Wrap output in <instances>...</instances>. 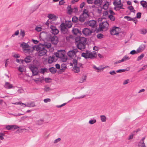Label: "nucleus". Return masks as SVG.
Returning a JSON list of instances; mask_svg holds the SVG:
<instances>
[{"label": "nucleus", "instance_id": "obj_1", "mask_svg": "<svg viewBox=\"0 0 147 147\" xmlns=\"http://www.w3.org/2000/svg\"><path fill=\"white\" fill-rule=\"evenodd\" d=\"M80 54L78 49H74L70 50L67 53L68 56L71 59H73V63L74 65L75 72L78 73L80 71V67L83 68V64L78 62V60L80 59L81 57L78 56V55Z\"/></svg>", "mask_w": 147, "mask_h": 147}, {"label": "nucleus", "instance_id": "obj_2", "mask_svg": "<svg viewBox=\"0 0 147 147\" xmlns=\"http://www.w3.org/2000/svg\"><path fill=\"white\" fill-rule=\"evenodd\" d=\"M76 42H78L77 47L79 49L82 51L85 49L87 41L86 39V38L83 37L76 38Z\"/></svg>", "mask_w": 147, "mask_h": 147}, {"label": "nucleus", "instance_id": "obj_3", "mask_svg": "<svg viewBox=\"0 0 147 147\" xmlns=\"http://www.w3.org/2000/svg\"><path fill=\"white\" fill-rule=\"evenodd\" d=\"M65 52L64 50H58L54 55L57 59L59 58L61 59L62 61L65 62L66 61L67 59V57L65 55Z\"/></svg>", "mask_w": 147, "mask_h": 147}, {"label": "nucleus", "instance_id": "obj_4", "mask_svg": "<svg viewBox=\"0 0 147 147\" xmlns=\"http://www.w3.org/2000/svg\"><path fill=\"white\" fill-rule=\"evenodd\" d=\"M96 29L97 28H95L94 30H90L88 28H84L82 30V33L86 36H90L92 33L95 32Z\"/></svg>", "mask_w": 147, "mask_h": 147}, {"label": "nucleus", "instance_id": "obj_5", "mask_svg": "<svg viewBox=\"0 0 147 147\" xmlns=\"http://www.w3.org/2000/svg\"><path fill=\"white\" fill-rule=\"evenodd\" d=\"M99 28L98 29L97 31H96L97 32L103 31L104 29L107 28L109 26V24L106 21L105 22H102L99 24Z\"/></svg>", "mask_w": 147, "mask_h": 147}, {"label": "nucleus", "instance_id": "obj_6", "mask_svg": "<svg viewBox=\"0 0 147 147\" xmlns=\"http://www.w3.org/2000/svg\"><path fill=\"white\" fill-rule=\"evenodd\" d=\"M38 49L39 50L38 55L40 56L45 55L47 52V50L45 49L44 46L38 47Z\"/></svg>", "mask_w": 147, "mask_h": 147}, {"label": "nucleus", "instance_id": "obj_7", "mask_svg": "<svg viewBox=\"0 0 147 147\" xmlns=\"http://www.w3.org/2000/svg\"><path fill=\"white\" fill-rule=\"evenodd\" d=\"M29 68L32 74H38L39 68L37 65L34 64H32L29 66Z\"/></svg>", "mask_w": 147, "mask_h": 147}, {"label": "nucleus", "instance_id": "obj_8", "mask_svg": "<svg viewBox=\"0 0 147 147\" xmlns=\"http://www.w3.org/2000/svg\"><path fill=\"white\" fill-rule=\"evenodd\" d=\"M120 28L115 26L113 27L110 31V33L111 35H118L120 32Z\"/></svg>", "mask_w": 147, "mask_h": 147}, {"label": "nucleus", "instance_id": "obj_9", "mask_svg": "<svg viewBox=\"0 0 147 147\" xmlns=\"http://www.w3.org/2000/svg\"><path fill=\"white\" fill-rule=\"evenodd\" d=\"M60 29L62 32L63 34L67 33L68 31L67 28L65 23H62L60 25Z\"/></svg>", "mask_w": 147, "mask_h": 147}, {"label": "nucleus", "instance_id": "obj_10", "mask_svg": "<svg viewBox=\"0 0 147 147\" xmlns=\"http://www.w3.org/2000/svg\"><path fill=\"white\" fill-rule=\"evenodd\" d=\"M50 28L51 29V32L53 35H55L59 33V30L55 26L51 25L50 26Z\"/></svg>", "mask_w": 147, "mask_h": 147}, {"label": "nucleus", "instance_id": "obj_11", "mask_svg": "<svg viewBox=\"0 0 147 147\" xmlns=\"http://www.w3.org/2000/svg\"><path fill=\"white\" fill-rule=\"evenodd\" d=\"M57 60V58L54 55H52V56H50L49 57L48 61L49 64H51L53 62L56 61Z\"/></svg>", "mask_w": 147, "mask_h": 147}, {"label": "nucleus", "instance_id": "obj_12", "mask_svg": "<svg viewBox=\"0 0 147 147\" xmlns=\"http://www.w3.org/2000/svg\"><path fill=\"white\" fill-rule=\"evenodd\" d=\"M38 74H32L31 76L32 78L36 82H37L38 81H41L43 80L44 78H40L38 77Z\"/></svg>", "mask_w": 147, "mask_h": 147}, {"label": "nucleus", "instance_id": "obj_13", "mask_svg": "<svg viewBox=\"0 0 147 147\" xmlns=\"http://www.w3.org/2000/svg\"><path fill=\"white\" fill-rule=\"evenodd\" d=\"M96 21L94 20H91L89 21L88 22V24L93 28L92 29H94L96 28Z\"/></svg>", "mask_w": 147, "mask_h": 147}, {"label": "nucleus", "instance_id": "obj_14", "mask_svg": "<svg viewBox=\"0 0 147 147\" xmlns=\"http://www.w3.org/2000/svg\"><path fill=\"white\" fill-rule=\"evenodd\" d=\"M88 58L93 59L96 58L97 56L96 53L95 51H92L91 53L90 51L88 52Z\"/></svg>", "mask_w": 147, "mask_h": 147}, {"label": "nucleus", "instance_id": "obj_15", "mask_svg": "<svg viewBox=\"0 0 147 147\" xmlns=\"http://www.w3.org/2000/svg\"><path fill=\"white\" fill-rule=\"evenodd\" d=\"M41 33L44 34L46 35V39L49 41H51L52 39L51 37H52L53 35V34H51L46 32H42Z\"/></svg>", "mask_w": 147, "mask_h": 147}, {"label": "nucleus", "instance_id": "obj_16", "mask_svg": "<svg viewBox=\"0 0 147 147\" xmlns=\"http://www.w3.org/2000/svg\"><path fill=\"white\" fill-rule=\"evenodd\" d=\"M51 39L50 41L51 43L55 45H56L58 42V37L55 35H53V37H51Z\"/></svg>", "mask_w": 147, "mask_h": 147}, {"label": "nucleus", "instance_id": "obj_17", "mask_svg": "<svg viewBox=\"0 0 147 147\" xmlns=\"http://www.w3.org/2000/svg\"><path fill=\"white\" fill-rule=\"evenodd\" d=\"M72 33L75 35H80L81 34V32L77 28H74L72 30Z\"/></svg>", "mask_w": 147, "mask_h": 147}, {"label": "nucleus", "instance_id": "obj_18", "mask_svg": "<svg viewBox=\"0 0 147 147\" xmlns=\"http://www.w3.org/2000/svg\"><path fill=\"white\" fill-rule=\"evenodd\" d=\"M19 127L16 125H8L6 126V128L8 130H10L12 129H15L18 128Z\"/></svg>", "mask_w": 147, "mask_h": 147}, {"label": "nucleus", "instance_id": "obj_19", "mask_svg": "<svg viewBox=\"0 0 147 147\" xmlns=\"http://www.w3.org/2000/svg\"><path fill=\"white\" fill-rule=\"evenodd\" d=\"M4 87L7 89H10L13 88V86L12 84L8 82H6L4 85Z\"/></svg>", "mask_w": 147, "mask_h": 147}, {"label": "nucleus", "instance_id": "obj_20", "mask_svg": "<svg viewBox=\"0 0 147 147\" xmlns=\"http://www.w3.org/2000/svg\"><path fill=\"white\" fill-rule=\"evenodd\" d=\"M85 18H88L89 17V15L88 13V10L86 9H84L82 13L81 14Z\"/></svg>", "mask_w": 147, "mask_h": 147}, {"label": "nucleus", "instance_id": "obj_21", "mask_svg": "<svg viewBox=\"0 0 147 147\" xmlns=\"http://www.w3.org/2000/svg\"><path fill=\"white\" fill-rule=\"evenodd\" d=\"M38 69L39 73H40L41 74H44L45 72H49L48 69L46 68H39Z\"/></svg>", "mask_w": 147, "mask_h": 147}, {"label": "nucleus", "instance_id": "obj_22", "mask_svg": "<svg viewBox=\"0 0 147 147\" xmlns=\"http://www.w3.org/2000/svg\"><path fill=\"white\" fill-rule=\"evenodd\" d=\"M67 68L66 65L65 64L63 63L61 65V69L59 70L60 72H64L66 69Z\"/></svg>", "mask_w": 147, "mask_h": 147}, {"label": "nucleus", "instance_id": "obj_23", "mask_svg": "<svg viewBox=\"0 0 147 147\" xmlns=\"http://www.w3.org/2000/svg\"><path fill=\"white\" fill-rule=\"evenodd\" d=\"M102 2V0H94V3L95 5L99 7L101 5Z\"/></svg>", "mask_w": 147, "mask_h": 147}, {"label": "nucleus", "instance_id": "obj_24", "mask_svg": "<svg viewBox=\"0 0 147 147\" xmlns=\"http://www.w3.org/2000/svg\"><path fill=\"white\" fill-rule=\"evenodd\" d=\"M32 57L30 56H26L24 59L25 62L27 63H28L31 62Z\"/></svg>", "mask_w": 147, "mask_h": 147}, {"label": "nucleus", "instance_id": "obj_25", "mask_svg": "<svg viewBox=\"0 0 147 147\" xmlns=\"http://www.w3.org/2000/svg\"><path fill=\"white\" fill-rule=\"evenodd\" d=\"M65 24L67 28H69L72 27V24L71 22L70 21L65 20Z\"/></svg>", "mask_w": 147, "mask_h": 147}, {"label": "nucleus", "instance_id": "obj_26", "mask_svg": "<svg viewBox=\"0 0 147 147\" xmlns=\"http://www.w3.org/2000/svg\"><path fill=\"white\" fill-rule=\"evenodd\" d=\"M89 52V51L87 50L86 51V53H82L81 54V56L84 57L85 59L88 58V52Z\"/></svg>", "mask_w": 147, "mask_h": 147}, {"label": "nucleus", "instance_id": "obj_27", "mask_svg": "<svg viewBox=\"0 0 147 147\" xmlns=\"http://www.w3.org/2000/svg\"><path fill=\"white\" fill-rule=\"evenodd\" d=\"M20 47L22 48L23 50L24 49L28 48L29 45L25 42H23L20 44Z\"/></svg>", "mask_w": 147, "mask_h": 147}, {"label": "nucleus", "instance_id": "obj_28", "mask_svg": "<svg viewBox=\"0 0 147 147\" xmlns=\"http://www.w3.org/2000/svg\"><path fill=\"white\" fill-rule=\"evenodd\" d=\"M144 138H143L140 142L139 145L140 147H146L144 141Z\"/></svg>", "mask_w": 147, "mask_h": 147}, {"label": "nucleus", "instance_id": "obj_29", "mask_svg": "<svg viewBox=\"0 0 147 147\" xmlns=\"http://www.w3.org/2000/svg\"><path fill=\"white\" fill-rule=\"evenodd\" d=\"M47 17L50 19L54 20L55 19L56 16L52 14H49L48 15Z\"/></svg>", "mask_w": 147, "mask_h": 147}, {"label": "nucleus", "instance_id": "obj_30", "mask_svg": "<svg viewBox=\"0 0 147 147\" xmlns=\"http://www.w3.org/2000/svg\"><path fill=\"white\" fill-rule=\"evenodd\" d=\"M42 46H44L45 49L46 48L49 49L51 47V44L50 42H48L46 44H44V45Z\"/></svg>", "mask_w": 147, "mask_h": 147}, {"label": "nucleus", "instance_id": "obj_31", "mask_svg": "<svg viewBox=\"0 0 147 147\" xmlns=\"http://www.w3.org/2000/svg\"><path fill=\"white\" fill-rule=\"evenodd\" d=\"M139 32L141 34L145 35L147 33V30L146 29H140Z\"/></svg>", "mask_w": 147, "mask_h": 147}, {"label": "nucleus", "instance_id": "obj_32", "mask_svg": "<svg viewBox=\"0 0 147 147\" xmlns=\"http://www.w3.org/2000/svg\"><path fill=\"white\" fill-rule=\"evenodd\" d=\"M140 3L144 7H147V3L146 1H140Z\"/></svg>", "mask_w": 147, "mask_h": 147}, {"label": "nucleus", "instance_id": "obj_33", "mask_svg": "<svg viewBox=\"0 0 147 147\" xmlns=\"http://www.w3.org/2000/svg\"><path fill=\"white\" fill-rule=\"evenodd\" d=\"M49 71L50 72L52 73H55L57 71L56 69L53 67H52L50 68H49Z\"/></svg>", "mask_w": 147, "mask_h": 147}, {"label": "nucleus", "instance_id": "obj_34", "mask_svg": "<svg viewBox=\"0 0 147 147\" xmlns=\"http://www.w3.org/2000/svg\"><path fill=\"white\" fill-rule=\"evenodd\" d=\"M86 18L84 17L82 14H81L79 17V21L81 22H84L85 21Z\"/></svg>", "mask_w": 147, "mask_h": 147}, {"label": "nucleus", "instance_id": "obj_35", "mask_svg": "<svg viewBox=\"0 0 147 147\" xmlns=\"http://www.w3.org/2000/svg\"><path fill=\"white\" fill-rule=\"evenodd\" d=\"M18 70L20 72H22L25 71V68L24 66H20L19 67Z\"/></svg>", "mask_w": 147, "mask_h": 147}, {"label": "nucleus", "instance_id": "obj_36", "mask_svg": "<svg viewBox=\"0 0 147 147\" xmlns=\"http://www.w3.org/2000/svg\"><path fill=\"white\" fill-rule=\"evenodd\" d=\"M35 106V103L33 102H31L30 103H28L26 105V106L28 107H33Z\"/></svg>", "mask_w": 147, "mask_h": 147}, {"label": "nucleus", "instance_id": "obj_37", "mask_svg": "<svg viewBox=\"0 0 147 147\" xmlns=\"http://www.w3.org/2000/svg\"><path fill=\"white\" fill-rule=\"evenodd\" d=\"M130 58L128 57L127 56V55H125L123 57V58L121 59V61L123 62L124 61H126L129 60L130 59Z\"/></svg>", "mask_w": 147, "mask_h": 147}, {"label": "nucleus", "instance_id": "obj_38", "mask_svg": "<svg viewBox=\"0 0 147 147\" xmlns=\"http://www.w3.org/2000/svg\"><path fill=\"white\" fill-rule=\"evenodd\" d=\"M78 19L76 16H74L72 18V21L73 22L77 23L78 22Z\"/></svg>", "mask_w": 147, "mask_h": 147}, {"label": "nucleus", "instance_id": "obj_39", "mask_svg": "<svg viewBox=\"0 0 147 147\" xmlns=\"http://www.w3.org/2000/svg\"><path fill=\"white\" fill-rule=\"evenodd\" d=\"M108 18L112 21H113L115 20V17L112 15H110L108 16Z\"/></svg>", "mask_w": 147, "mask_h": 147}, {"label": "nucleus", "instance_id": "obj_40", "mask_svg": "<svg viewBox=\"0 0 147 147\" xmlns=\"http://www.w3.org/2000/svg\"><path fill=\"white\" fill-rule=\"evenodd\" d=\"M45 82L47 83H50L52 81V79L49 78H47L45 79Z\"/></svg>", "mask_w": 147, "mask_h": 147}, {"label": "nucleus", "instance_id": "obj_41", "mask_svg": "<svg viewBox=\"0 0 147 147\" xmlns=\"http://www.w3.org/2000/svg\"><path fill=\"white\" fill-rule=\"evenodd\" d=\"M121 0H120L119 1V2L116 1H114L113 2V4L115 6H117L118 5H120L121 4Z\"/></svg>", "mask_w": 147, "mask_h": 147}, {"label": "nucleus", "instance_id": "obj_42", "mask_svg": "<svg viewBox=\"0 0 147 147\" xmlns=\"http://www.w3.org/2000/svg\"><path fill=\"white\" fill-rule=\"evenodd\" d=\"M127 9H129L131 12L134 13L135 11L134 9V7L132 6L128 7Z\"/></svg>", "mask_w": 147, "mask_h": 147}, {"label": "nucleus", "instance_id": "obj_43", "mask_svg": "<svg viewBox=\"0 0 147 147\" xmlns=\"http://www.w3.org/2000/svg\"><path fill=\"white\" fill-rule=\"evenodd\" d=\"M145 47V45L142 44L140 45L139 48L141 49V50L142 51L144 49Z\"/></svg>", "mask_w": 147, "mask_h": 147}, {"label": "nucleus", "instance_id": "obj_44", "mask_svg": "<svg viewBox=\"0 0 147 147\" xmlns=\"http://www.w3.org/2000/svg\"><path fill=\"white\" fill-rule=\"evenodd\" d=\"M120 5H118L117 6V9L116 10H117V11H119L121 9H123L124 8L123 7V4H121Z\"/></svg>", "mask_w": 147, "mask_h": 147}, {"label": "nucleus", "instance_id": "obj_45", "mask_svg": "<svg viewBox=\"0 0 147 147\" xmlns=\"http://www.w3.org/2000/svg\"><path fill=\"white\" fill-rule=\"evenodd\" d=\"M26 53L30 54V50L28 48H26L23 50Z\"/></svg>", "mask_w": 147, "mask_h": 147}, {"label": "nucleus", "instance_id": "obj_46", "mask_svg": "<svg viewBox=\"0 0 147 147\" xmlns=\"http://www.w3.org/2000/svg\"><path fill=\"white\" fill-rule=\"evenodd\" d=\"M144 56V54L143 53L142 54L138 56L137 59V61H139Z\"/></svg>", "mask_w": 147, "mask_h": 147}, {"label": "nucleus", "instance_id": "obj_47", "mask_svg": "<svg viewBox=\"0 0 147 147\" xmlns=\"http://www.w3.org/2000/svg\"><path fill=\"white\" fill-rule=\"evenodd\" d=\"M125 18H126L127 20L129 21H132V20H133V19L132 18H131V17L126 16L124 17Z\"/></svg>", "mask_w": 147, "mask_h": 147}, {"label": "nucleus", "instance_id": "obj_48", "mask_svg": "<svg viewBox=\"0 0 147 147\" xmlns=\"http://www.w3.org/2000/svg\"><path fill=\"white\" fill-rule=\"evenodd\" d=\"M103 35L102 34L100 33L97 34V37L98 38L100 39L103 38Z\"/></svg>", "mask_w": 147, "mask_h": 147}, {"label": "nucleus", "instance_id": "obj_49", "mask_svg": "<svg viewBox=\"0 0 147 147\" xmlns=\"http://www.w3.org/2000/svg\"><path fill=\"white\" fill-rule=\"evenodd\" d=\"M126 69H120L117 70L116 71L117 73H122L124 72L125 71H126Z\"/></svg>", "mask_w": 147, "mask_h": 147}, {"label": "nucleus", "instance_id": "obj_50", "mask_svg": "<svg viewBox=\"0 0 147 147\" xmlns=\"http://www.w3.org/2000/svg\"><path fill=\"white\" fill-rule=\"evenodd\" d=\"M105 67H98V68L96 67V66L94 65V69H95L98 70H102Z\"/></svg>", "mask_w": 147, "mask_h": 147}, {"label": "nucleus", "instance_id": "obj_51", "mask_svg": "<svg viewBox=\"0 0 147 147\" xmlns=\"http://www.w3.org/2000/svg\"><path fill=\"white\" fill-rule=\"evenodd\" d=\"M101 120L102 122H105L106 121V117L104 115L100 116Z\"/></svg>", "mask_w": 147, "mask_h": 147}, {"label": "nucleus", "instance_id": "obj_52", "mask_svg": "<svg viewBox=\"0 0 147 147\" xmlns=\"http://www.w3.org/2000/svg\"><path fill=\"white\" fill-rule=\"evenodd\" d=\"M73 12L75 13H76L78 12V8L77 7H74V8H72Z\"/></svg>", "mask_w": 147, "mask_h": 147}, {"label": "nucleus", "instance_id": "obj_53", "mask_svg": "<svg viewBox=\"0 0 147 147\" xmlns=\"http://www.w3.org/2000/svg\"><path fill=\"white\" fill-rule=\"evenodd\" d=\"M85 96V95L84 94H81L79 95L78 98H84Z\"/></svg>", "mask_w": 147, "mask_h": 147}, {"label": "nucleus", "instance_id": "obj_54", "mask_svg": "<svg viewBox=\"0 0 147 147\" xmlns=\"http://www.w3.org/2000/svg\"><path fill=\"white\" fill-rule=\"evenodd\" d=\"M19 34V31L18 30H17L16 31L15 33L12 34V37H14L15 36H17Z\"/></svg>", "mask_w": 147, "mask_h": 147}, {"label": "nucleus", "instance_id": "obj_55", "mask_svg": "<svg viewBox=\"0 0 147 147\" xmlns=\"http://www.w3.org/2000/svg\"><path fill=\"white\" fill-rule=\"evenodd\" d=\"M13 57L15 58H19L20 57V55L18 54L15 53L13 55Z\"/></svg>", "mask_w": 147, "mask_h": 147}, {"label": "nucleus", "instance_id": "obj_56", "mask_svg": "<svg viewBox=\"0 0 147 147\" xmlns=\"http://www.w3.org/2000/svg\"><path fill=\"white\" fill-rule=\"evenodd\" d=\"M108 7V5L106 3L105 4L103 7V8L105 10L107 9Z\"/></svg>", "mask_w": 147, "mask_h": 147}, {"label": "nucleus", "instance_id": "obj_57", "mask_svg": "<svg viewBox=\"0 0 147 147\" xmlns=\"http://www.w3.org/2000/svg\"><path fill=\"white\" fill-rule=\"evenodd\" d=\"M141 13L140 12H138L136 14V18H138L139 19L141 17Z\"/></svg>", "mask_w": 147, "mask_h": 147}, {"label": "nucleus", "instance_id": "obj_58", "mask_svg": "<svg viewBox=\"0 0 147 147\" xmlns=\"http://www.w3.org/2000/svg\"><path fill=\"white\" fill-rule=\"evenodd\" d=\"M137 53V52H136V51L135 50H133L131 51L129 54L131 55H134L135 54Z\"/></svg>", "mask_w": 147, "mask_h": 147}, {"label": "nucleus", "instance_id": "obj_59", "mask_svg": "<svg viewBox=\"0 0 147 147\" xmlns=\"http://www.w3.org/2000/svg\"><path fill=\"white\" fill-rule=\"evenodd\" d=\"M85 4L84 2H83L80 5V8H82L84 6Z\"/></svg>", "mask_w": 147, "mask_h": 147}, {"label": "nucleus", "instance_id": "obj_60", "mask_svg": "<svg viewBox=\"0 0 147 147\" xmlns=\"http://www.w3.org/2000/svg\"><path fill=\"white\" fill-rule=\"evenodd\" d=\"M41 28L40 27H36L35 28V30L38 32L40 31L41 30Z\"/></svg>", "mask_w": 147, "mask_h": 147}, {"label": "nucleus", "instance_id": "obj_61", "mask_svg": "<svg viewBox=\"0 0 147 147\" xmlns=\"http://www.w3.org/2000/svg\"><path fill=\"white\" fill-rule=\"evenodd\" d=\"M64 0H61L59 2V5H63L65 3Z\"/></svg>", "mask_w": 147, "mask_h": 147}, {"label": "nucleus", "instance_id": "obj_62", "mask_svg": "<svg viewBox=\"0 0 147 147\" xmlns=\"http://www.w3.org/2000/svg\"><path fill=\"white\" fill-rule=\"evenodd\" d=\"M55 66L56 67V69H61V66L59 64H55Z\"/></svg>", "mask_w": 147, "mask_h": 147}, {"label": "nucleus", "instance_id": "obj_63", "mask_svg": "<svg viewBox=\"0 0 147 147\" xmlns=\"http://www.w3.org/2000/svg\"><path fill=\"white\" fill-rule=\"evenodd\" d=\"M51 99L49 98H46L44 100V101L45 103H47L51 101Z\"/></svg>", "mask_w": 147, "mask_h": 147}, {"label": "nucleus", "instance_id": "obj_64", "mask_svg": "<svg viewBox=\"0 0 147 147\" xmlns=\"http://www.w3.org/2000/svg\"><path fill=\"white\" fill-rule=\"evenodd\" d=\"M20 35L22 36V37H24L25 35L24 31L21 30L20 33Z\"/></svg>", "mask_w": 147, "mask_h": 147}]
</instances>
